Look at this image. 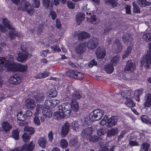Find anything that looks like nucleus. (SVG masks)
Here are the masks:
<instances>
[{"instance_id":"f257e3e1","label":"nucleus","mask_w":151,"mask_h":151,"mask_svg":"<svg viewBox=\"0 0 151 151\" xmlns=\"http://www.w3.org/2000/svg\"><path fill=\"white\" fill-rule=\"evenodd\" d=\"M70 104L66 103L63 104L58 106L59 111L54 113L55 118L57 120L63 118L65 116H69L70 114L71 110Z\"/></svg>"},{"instance_id":"f03ea898","label":"nucleus","mask_w":151,"mask_h":151,"mask_svg":"<svg viewBox=\"0 0 151 151\" xmlns=\"http://www.w3.org/2000/svg\"><path fill=\"white\" fill-rule=\"evenodd\" d=\"M14 58L11 55H9L6 58L0 57V70L6 69L7 71L11 70L8 67L12 64H16L14 63Z\"/></svg>"},{"instance_id":"7ed1b4c3","label":"nucleus","mask_w":151,"mask_h":151,"mask_svg":"<svg viewBox=\"0 0 151 151\" xmlns=\"http://www.w3.org/2000/svg\"><path fill=\"white\" fill-rule=\"evenodd\" d=\"M2 23L5 27L11 30L9 32V36L11 40L14 39L17 36H20V34L15 30V28L10 24V22L6 19H3Z\"/></svg>"},{"instance_id":"20e7f679","label":"nucleus","mask_w":151,"mask_h":151,"mask_svg":"<svg viewBox=\"0 0 151 151\" xmlns=\"http://www.w3.org/2000/svg\"><path fill=\"white\" fill-rule=\"evenodd\" d=\"M104 114L103 111L100 109H97L94 110L89 116V119L91 122L98 121L100 120Z\"/></svg>"},{"instance_id":"39448f33","label":"nucleus","mask_w":151,"mask_h":151,"mask_svg":"<svg viewBox=\"0 0 151 151\" xmlns=\"http://www.w3.org/2000/svg\"><path fill=\"white\" fill-rule=\"evenodd\" d=\"M22 51L18 55L17 58L18 61L23 62L27 60V57L29 56L30 57L32 56L31 54H29L27 51V48L26 47V46L22 45L21 47Z\"/></svg>"},{"instance_id":"423d86ee","label":"nucleus","mask_w":151,"mask_h":151,"mask_svg":"<svg viewBox=\"0 0 151 151\" xmlns=\"http://www.w3.org/2000/svg\"><path fill=\"white\" fill-rule=\"evenodd\" d=\"M141 66H144L147 69L150 68L151 64V54L147 53L146 55L143 57L141 61Z\"/></svg>"},{"instance_id":"0eeeda50","label":"nucleus","mask_w":151,"mask_h":151,"mask_svg":"<svg viewBox=\"0 0 151 151\" xmlns=\"http://www.w3.org/2000/svg\"><path fill=\"white\" fill-rule=\"evenodd\" d=\"M9 69L11 70L16 71L19 70L21 72H25L27 68V65H23L20 64H12L8 67Z\"/></svg>"},{"instance_id":"6e6552de","label":"nucleus","mask_w":151,"mask_h":151,"mask_svg":"<svg viewBox=\"0 0 151 151\" xmlns=\"http://www.w3.org/2000/svg\"><path fill=\"white\" fill-rule=\"evenodd\" d=\"M93 129L91 127L86 128L82 131L81 135L84 138L88 139L93 134Z\"/></svg>"},{"instance_id":"1a4fd4ad","label":"nucleus","mask_w":151,"mask_h":151,"mask_svg":"<svg viewBox=\"0 0 151 151\" xmlns=\"http://www.w3.org/2000/svg\"><path fill=\"white\" fill-rule=\"evenodd\" d=\"M98 39L95 37H93L88 40L87 42V46L90 49H95L98 45Z\"/></svg>"},{"instance_id":"9d476101","label":"nucleus","mask_w":151,"mask_h":151,"mask_svg":"<svg viewBox=\"0 0 151 151\" xmlns=\"http://www.w3.org/2000/svg\"><path fill=\"white\" fill-rule=\"evenodd\" d=\"M86 43H83L76 45L75 48V52L78 54H81L86 50Z\"/></svg>"},{"instance_id":"9b49d317","label":"nucleus","mask_w":151,"mask_h":151,"mask_svg":"<svg viewBox=\"0 0 151 151\" xmlns=\"http://www.w3.org/2000/svg\"><path fill=\"white\" fill-rule=\"evenodd\" d=\"M9 81L11 84H17L21 82V77L19 75L15 74L11 77Z\"/></svg>"},{"instance_id":"f8f14e48","label":"nucleus","mask_w":151,"mask_h":151,"mask_svg":"<svg viewBox=\"0 0 151 151\" xmlns=\"http://www.w3.org/2000/svg\"><path fill=\"white\" fill-rule=\"evenodd\" d=\"M136 68L135 65L131 60L128 61L127 64L125 66L124 70L125 71H129L132 72L135 70Z\"/></svg>"},{"instance_id":"ddd939ff","label":"nucleus","mask_w":151,"mask_h":151,"mask_svg":"<svg viewBox=\"0 0 151 151\" xmlns=\"http://www.w3.org/2000/svg\"><path fill=\"white\" fill-rule=\"evenodd\" d=\"M96 54L98 58H103L106 55V51L103 47H99L96 49Z\"/></svg>"},{"instance_id":"4468645a","label":"nucleus","mask_w":151,"mask_h":151,"mask_svg":"<svg viewBox=\"0 0 151 151\" xmlns=\"http://www.w3.org/2000/svg\"><path fill=\"white\" fill-rule=\"evenodd\" d=\"M75 37H77L79 40H82L83 39H86L89 37V34L85 32H75L74 34Z\"/></svg>"},{"instance_id":"2eb2a0df","label":"nucleus","mask_w":151,"mask_h":151,"mask_svg":"<svg viewBox=\"0 0 151 151\" xmlns=\"http://www.w3.org/2000/svg\"><path fill=\"white\" fill-rule=\"evenodd\" d=\"M118 120V118L117 116H113L110 118L107 121V126L111 127L115 125Z\"/></svg>"},{"instance_id":"dca6fc26","label":"nucleus","mask_w":151,"mask_h":151,"mask_svg":"<svg viewBox=\"0 0 151 151\" xmlns=\"http://www.w3.org/2000/svg\"><path fill=\"white\" fill-rule=\"evenodd\" d=\"M35 147V144L32 142H31L28 144H24L21 149L22 151H32Z\"/></svg>"},{"instance_id":"f3484780","label":"nucleus","mask_w":151,"mask_h":151,"mask_svg":"<svg viewBox=\"0 0 151 151\" xmlns=\"http://www.w3.org/2000/svg\"><path fill=\"white\" fill-rule=\"evenodd\" d=\"M143 105L145 107H149L151 106V94L148 93L146 95Z\"/></svg>"},{"instance_id":"a211bd4d","label":"nucleus","mask_w":151,"mask_h":151,"mask_svg":"<svg viewBox=\"0 0 151 151\" xmlns=\"http://www.w3.org/2000/svg\"><path fill=\"white\" fill-rule=\"evenodd\" d=\"M30 3L26 0H22L20 5L18 6V9L20 10H27V7L30 5Z\"/></svg>"},{"instance_id":"6ab92c4d","label":"nucleus","mask_w":151,"mask_h":151,"mask_svg":"<svg viewBox=\"0 0 151 151\" xmlns=\"http://www.w3.org/2000/svg\"><path fill=\"white\" fill-rule=\"evenodd\" d=\"M124 42L127 44H130L133 40L132 35L129 33H124L122 37Z\"/></svg>"},{"instance_id":"aec40b11","label":"nucleus","mask_w":151,"mask_h":151,"mask_svg":"<svg viewBox=\"0 0 151 151\" xmlns=\"http://www.w3.org/2000/svg\"><path fill=\"white\" fill-rule=\"evenodd\" d=\"M26 105L28 109H34L35 106V103L34 100L31 99H28L26 101Z\"/></svg>"},{"instance_id":"412c9836","label":"nucleus","mask_w":151,"mask_h":151,"mask_svg":"<svg viewBox=\"0 0 151 151\" xmlns=\"http://www.w3.org/2000/svg\"><path fill=\"white\" fill-rule=\"evenodd\" d=\"M42 114L46 118H50L51 117L52 112L49 109V108H45L44 106L43 107H42Z\"/></svg>"},{"instance_id":"4be33fe9","label":"nucleus","mask_w":151,"mask_h":151,"mask_svg":"<svg viewBox=\"0 0 151 151\" xmlns=\"http://www.w3.org/2000/svg\"><path fill=\"white\" fill-rule=\"evenodd\" d=\"M113 46L114 47L117 52H120L122 50V46L119 40L118 39L115 40Z\"/></svg>"},{"instance_id":"5701e85b","label":"nucleus","mask_w":151,"mask_h":151,"mask_svg":"<svg viewBox=\"0 0 151 151\" xmlns=\"http://www.w3.org/2000/svg\"><path fill=\"white\" fill-rule=\"evenodd\" d=\"M39 145L42 148H45L47 144V142L45 137H42L38 140Z\"/></svg>"},{"instance_id":"b1692460","label":"nucleus","mask_w":151,"mask_h":151,"mask_svg":"<svg viewBox=\"0 0 151 151\" xmlns=\"http://www.w3.org/2000/svg\"><path fill=\"white\" fill-rule=\"evenodd\" d=\"M69 125L67 123H65L63 126L61 132V134L63 136L66 135L69 131Z\"/></svg>"},{"instance_id":"393cba45","label":"nucleus","mask_w":151,"mask_h":151,"mask_svg":"<svg viewBox=\"0 0 151 151\" xmlns=\"http://www.w3.org/2000/svg\"><path fill=\"white\" fill-rule=\"evenodd\" d=\"M2 128L3 131L5 132H9L12 128V125L9 124L6 122H4L1 124Z\"/></svg>"},{"instance_id":"a878e982","label":"nucleus","mask_w":151,"mask_h":151,"mask_svg":"<svg viewBox=\"0 0 151 151\" xmlns=\"http://www.w3.org/2000/svg\"><path fill=\"white\" fill-rule=\"evenodd\" d=\"M119 132V129L117 127L108 130L107 133L108 137L116 135Z\"/></svg>"},{"instance_id":"bb28decb","label":"nucleus","mask_w":151,"mask_h":151,"mask_svg":"<svg viewBox=\"0 0 151 151\" xmlns=\"http://www.w3.org/2000/svg\"><path fill=\"white\" fill-rule=\"evenodd\" d=\"M85 19V14L83 13H79L76 17V20L77 22V24L79 25L82 21H83Z\"/></svg>"},{"instance_id":"cd10ccee","label":"nucleus","mask_w":151,"mask_h":151,"mask_svg":"<svg viewBox=\"0 0 151 151\" xmlns=\"http://www.w3.org/2000/svg\"><path fill=\"white\" fill-rule=\"evenodd\" d=\"M143 90L142 88L136 90L135 91L134 97L137 101H139V96L143 93Z\"/></svg>"},{"instance_id":"c85d7f7f","label":"nucleus","mask_w":151,"mask_h":151,"mask_svg":"<svg viewBox=\"0 0 151 151\" xmlns=\"http://www.w3.org/2000/svg\"><path fill=\"white\" fill-rule=\"evenodd\" d=\"M44 95L43 93H40L35 96L34 99L37 102L41 103L44 100Z\"/></svg>"},{"instance_id":"c756f323","label":"nucleus","mask_w":151,"mask_h":151,"mask_svg":"<svg viewBox=\"0 0 151 151\" xmlns=\"http://www.w3.org/2000/svg\"><path fill=\"white\" fill-rule=\"evenodd\" d=\"M71 108L75 112L77 111L79 109V106L78 102L76 101L72 100L71 105L70 104ZM71 109V107H70Z\"/></svg>"},{"instance_id":"7c9ffc66","label":"nucleus","mask_w":151,"mask_h":151,"mask_svg":"<svg viewBox=\"0 0 151 151\" xmlns=\"http://www.w3.org/2000/svg\"><path fill=\"white\" fill-rule=\"evenodd\" d=\"M142 38L144 41L148 42L151 40V33H147L144 34L142 36Z\"/></svg>"},{"instance_id":"2f4dec72","label":"nucleus","mask_w":151,"mask_h":151,"mask_svg":"<svg viewBox=\"0 0 151 151\" xmlns=\"http://www.w3.org/2000/svg\"><path fill=\"white\" fill-rule=\"evenodd\" d=\"M120 59V57L119 55L115 56L111 58V62L114 65H116L119 63Z\"/></svg>"},{"instance_id":"473e14b6","label":"nucleus","mask_w":151,"mask_h":151,"mask_svg":"<svg viewBox=\"0 0 151 151\" xmlns=\"http://www.w3.org/2000/svg\"><path fill=\"white\" fill-rule=\"evenodd\" d=\"M137 2L142 7L148 6L150 4V2L147 1L146 0H137Z\"/></svg>"},{"instance_id":"72a5a7b5","label":"nucleus","mask_w":151,"mask_h":151,"mask_svg":"<svg viewBox=\"0 0 151 151\" xmlns=\"http://www.w3.org/2000/svg\"><path fill=\"white\" fill-rule=\"evenodd\" d=\"M84 78V75L83 73L79 72L75 70V74L74 78L77 79H82Z\"/></svg>"},{"instance_id":"f704fd0d","label":"nucleus","mask_w":151,"mask_h":151,"mask_svg":"<svg viewBox=\"0 0 151 151\" xmlns=\"http://www.w3.org/2000/svg\"><path fill=\"white\" fill-rule=\"evenodd\" d=\"M81 97V96L78 91H75L72 93V100H75L76 99H80Z\"/></svg>"},{"instance_id":"c9c22d12","label":"nucleus","mask_w":151,"mask_h":151,"mask_svg":"<svg viewBox=\"0 0 151 151\" xmlns=\"http://www.w3.org/2000/svg\"><path fill=\"white\" fill-rule=\"evenodd\" d=\"M49 73L48 72H45L43 73H40L35 76V78L36 79H41L45 78L48 76Z\"/></svg>"},{"instance_id":"e433bc0d","label":"nucleus","mask_w":151,"mask_h":151,"mask_svg":"<svg viewBox=\"0 0 151 151\" xmlns=\"http://www.w3.org/2000/svg\"><path fill=\"white\" fill-rule=\"evenodd\" d=\"M115 29V27H113L112 26H109V27L103 29V30H102V32L104 35H106L109 33L110 30Z\"/></svg>"},{"instance_id":"4c0bfd02","label":"nucleus","mask_w":151,"mask_h":151,"mask_svg":"<svg viewBox=\"0 0 151 151\" xmlns=\"http://www.w3.org/2000/svg\"><path fill=\"white\" fill-rule=\"evenodd\" d=\"M19 131L17 129L12 131V137L15 140H17L19 138Z\"/></svg>"},{"instance_id":"58836bf2","label":"nucleus","mask_w":151,"mask_h":151,"mask_svg":"<svg viewBox=\"0 0 151 151\" xmlns=\"http://www.w3.org/2000/svg\"><path fill=\"white\" fill-rule=\"evenodd\" d=\"M150 145L147 143H143L141 146L140 151H148Z\"/></svg>"},{"instance_id":"ea45409f","label":"nucleus","mask_w":151,"mask_h":151,"mask_svg":"<svg viewBox=\"0 0 151 151\" xmlns=\"http://www.w3.org/2000/svg\"><path fill=\"white\" fill-rule=\"evenodd\" d=\"M105 69L106 72L109 73H111L114 70L113 66L111 64L107 65L105 67Z\"/></svg>"},{"instance_id":"a19ab883","label":"nucleus","mask_w":151,"mask_h":151,"mask_svg":"<svg viewBox=\"0 0 151 151\" xmlns=\"http://www.w3.org/2000/svg\"><path fill=\"white\" fill-rule=\"evenodd\" d=\"M30 135L26 132L24 133L22 136V138L23 141L24 142H28L30 139Z\"/></svg>"},{"instance_id":"79ce46f5","label":"nucleus","mask_w":151,"mask_h":151,"mask_svg":"<svg viewBox=\"0 0 151 151\" xmlns=\"http://www.w3.org/2000/svg\"><path fill=\"white\" fill-rule=\"evenodd\" d=\"M125 104L129 107H132L135 106V104L129 97L126 101Z\"/></svg>"},{"instance_id":"37998d69","label":"nucleus","mask_w":151,"mask_h":151,"mask_svg":"<svg viewBox=\"0 0 151 151\" xmlns=\"http://www.w3.org/2000/svg\"><path fill=\"white\" fill-rule=\"evenodd\" d=\"M131 51V47H128L127 50L124 52V55L122 56V58L124 59L127 57L129 55Z\"/></svg>"},{"instance_id":"c03bdc74","label":"nucleus","mask_w":151,"mask_h":151,"mask_svg":"<svg viewBox=\"0 0 151 151\" xmlns=\"http://www.w3.org/2000/svg\"><path fill=\"white\" fill-rule=\"evenodd\" d=\"M79 125L77 122H74L71 124V127L75 131H78L79 128Z\"/></svg>"},{"instance_id":"a18cd8bd","label":"nucleus","mask_w":151,"mask_h":151,"mask_svg":"<svg viewBox=\"0 0 151 151\" xmlns=\"http://www.w3.org/2000/svg\"><path fill=\"white\" fill-rule=\"evenodd\" d=\"M108 4L110 5L111 7L116 6L117 4V2L116 0H107Z\"/></svg>"},{"instance_id":"49530a36","label":"nucleus","mask_w":151,"mask_h":151,"mask_svg":"<svg viewBox=\"0 0 151 151\" xmlns=\"http://www.w3.org/2000/svg\"><path fill=\"white\" fill-rule=\"evenodd\" d=\"M17 119L20 121H24L25 119V116L24 114H22L21 112L18 113L17 115Z\"/></svg>"},{"instance_id":"de8ad7c7","label":"nucleus","mask_w":151,"mask_h":151,"mask_svg":"<svg viewBox=\"0 0 151 151\" xmlns=\"http://www.w3.org/2000/svg\"><path fill=\"white\" fill-rule=\"evenodd\" d=\"M100 138L96 135L90 137L88 139L89 141L93 142H97L100 140Z\"/></svg>"},{"instance_id":"09e8293b","label":"nucleus","mask_w":151,"mask_h":151,"mask_svg":"<svg viewBox=\"0 0 151 151\" xmlns=\"http://www.w3.org/2000/svg\"><path fill=\"white\" fill-rule=\"evenodd\" d=\"M133 12H134L136 13H139L140 12V9L138 5H137L135 4V2H134L133 3Z\"/></svg>"},{"instance_id":"8fccbe9b","label":"nucleus","mask_w":151,"mask_h":151,"mask_svg":"<svg viewBox=\"0 0 151 151\" xmlns=\"http://www.w3.org/2000/svg\"><path fill=\"white\" fill-rule=\"evenodd\" d=\"M57 95L56 91L55 89H52L49 91V96L50 97H54Z\"/></svg>"},{"instance_id":"3c124183","label":"nucleus","mask_w":151,"mask_h":151,"mask_svg":"<svg viewBox=\"0 0 151 151\" xmlns=\"http://www.w3.org/2000/svg\"><path fill=\"white\" fill-rule=\"evenodd\" d=\"M99 22L98 19H97L95 15H93L91 19V22L93 24H96Z\"/></svg>"},{"instance_id":"603ef678","label":"nucleus","mask_w":151,"mask_h":151,"mask_svg":"<svg viewBox=\"0 0 151 151\" xmlns=\"http://www.w3.org/2000/svg\"><path fill=\"white\" fill-rule=\"evenodd\" d=\"M43 5L46 8H48L50 3V0H42Z\"/></svg>"},{"instance_id":"864d4df0","label":"nucleus","mask_w":151,"mask_h":151,"mask_svg":"<svg viewBox=\"0 0 151 151\" xmlns=\"http://www.w3.org/2000/svg\"><path fill=\"white\" fill-rule=\"evenodd\" d=\"M60 146L62 148H66L68 145L67 141L65 139H62L60 141Z\"/></svg>"},{"instance_id":"5fc2aeb1","label":"nucleus","mask_w":151,"mask_h":151,"mask_svg":"<svg viewBox=\"0 0 151 151\" xmlns=\"http://www.w3.org/2000/svg\"><path fill=\"white\" fill-rule=\"evenodd\" d=\"M106 133L105 129L101 128L99 129L97 131V134L99 136H101Z\"/></svg>"},{"instance_id":"6e6d98bb","label":"nucleus","mask_w":151,"mask_h":151,"mask_svg":"<svg viewBox=\"0 0 151 151\" xmlns=\"http://www.w3.org/2000/svg\"><path fill=\"white\" fill-rule=\"evenodd\" d=\"M51 48L52 51L55 52H59L60 51V49L58 45H54L51 47Z\"/></svg>"},{"instance_id":"4d7b16f0","label":"nucleus","mask_w":151,"mask_h":151,"mask_svg":"<svg viewBox=\"0 0 151 151\" xmlns=\"http://www.w3.org/2000/svg\"><path fill=\"white\" fill-rule=\"evenodd\" d=\"M74 74L75 70H69L67 72L66 75L68 77L74 78Z\"/></svg>"},{"instance_id":"13d9d810","label":"nucleus","mask_w":151,"mask_h":151,"mask_svg":"<svg viewBox=\"0 0 151 151\" xmlns=\"http://www.w3.org/2000/svg\"><path fill=\"white\" fill-rule=\"evenodd\" d=\"M53 134L52 131H50L48 134V137L49 141L52 142L53 139Z\"/></svg>"},{"instance_id":"bf43d9fd","label":"nucleus","mask_w":151,"mask_h":151,"mask_svg":"<svg viewBox=\"0 0 151 151\" xmlns=\"http://www.w3.org/2000/svg\"><path fill=\"white\" fill-rule=\"evenodd\" d=\"M108 117L107 116H104L100 123V125L101 126H104L106 124V122H107L106 121L108 120Z\"/></svg>"},{"instance_id":"052dcab7","label":"nucleus","mask_w":151,"mask_h":151,"mask_svg":"<svg viewBox=\"0 0 151 151\" xmlns=\"http://www.w3.org/2000/svg\"><path fill=\"white\" fill-rule=\"evenodd\" d=\"M123 93H127V98L129 97H133V92L130 90H124V92Z\"/></svg>"},{"instance_id":"680f3d73","label":"nucleus","mask_w":151,"mask_h":151,"mask_svg":"<svg viewBox=\"0 0 151 151\" xmlns=\"http://www.w3.org/2000/svg\"><path fill=\"white\" fill-rule=\"evenodd\" d=\"M51 102L52 104V106L54 107L57 104H58L59 102V101L56 99H51Z\"/></svg>"},{"instance_id":"e2e57ef3","label":"nucleus","mask_w":151,"mask_h":151,"mask_svg":"<svg viewBox=\"0 0 151 151\" xmlns=\"http://www.w3.org/2000/svg\"><path fill=\"white\" fill-rule=\"evenodd\" d=\"M27 132L29 134L31 135L33 134L35 132V130L34 128L31 127H28L26 128Z\"/></svg>"},{"instance_id":"0e129e2a","label":"nucleus","mask_w":151,"mask_h":151,"mask_svg":"<svg viewBox=\"0 0 151 151\" xmlns=\"http://www.w3.org/2000/svg\"><path fill=\"white\" fill-rule=\"evenodd\" d=\"M33 122L34 123L38 125H40V122L38 117L36 116L34 118Z\"/></svg>"},{"instance_id":"69168bd1","label":"nucleus","mask_w":151,"mask_h":151,"mask_svg":"<svg viewBox=\"0 0 151 151\" xmlns=\"http://www.w3.org/2000/svg\"><path fill=\"white\" fill-rule=\"evenodd\" d=\"M51 99L49 100H46L45 102V107L47 108H49L50 106H52Z\"/></svg>"},{"instance_id":"338daca9","label":"nucleus","mask_w":151,"mask_h":151,"mask_svg":"<svg viewBox=\"0 0 151 151\" xmlns=\"http://www.w3.org/2000/svg\"><path fill=\"white\" fill-rule=\"evenodd\" d=\"M142 121L144 122H147L149 120L148 118L147 115H143L141 117Z\"/></svg>"},{"instance_id":"774afa93","label":"nucleus","mask_w":151,"mask_h":151,"mask_svg":"<svg viewBox=\"0 0 151 151\" xmlns=\"http://www.w3.org/2000/svg\"><path fill=\"white\" fill-rule=\"evenodd\" d=\"M97 64V62L94 60H93L88 63V66L90 68H92L93 66L96 65Z\"/></svg>"}]
</instances>
